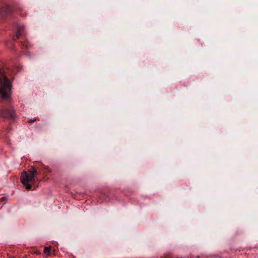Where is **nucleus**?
I'll return each instance as SVG.
<instances>
[{"label": "nucleus", "instance_id": "f03ea898", "mask_svg": "<svg viewBox=\"0 0 258 258\" xmlns=\"http://www.w3.org/2000/svg\"><path fill=\"white\" fill-rule=\"evenodd\" d=\"M11 88L10 82L4 73L0 71V97L2 99H10Z\"/></svg>", "mask_w": 258, "mask_h": 258}, {"label": "nucleus", "instance_id": "423d86ee", "mask_svg": "<svg viewBox=\"0 0 258 258\" xmlns=\"http://www.w3.org/2000/svg\"><path fill=\"white\" fill-rule=\"evenodd\" d=\"M44 169L46 173H50L52 171L51 169L49 168L48 166H44Z\"/></svg>", "mask_w": 258, "mask_h": 258}, {"label": "nucleus", "instance_id": "39448f33", "mask_svg": "<svg viewBox=\"0 0 258 258\" xmlns=\"http://www.w3.org/2000/svg\"><path fill=\"white\" fill-rule=\"evenodd\" d=\"M23 31V28H19L18 30V32L16 34V36L17 38H19L21 35L22 34V32Z\"/></svg>", "mask_w": 258, "mask_h": 258}, {"label": "nucleus", "instance_id": "7ed1b4c3", "mask_svg": "<svg viewBox=\"0 0 258 258\" xmlns=\"http://www.w3.org/2000/svg\"><path fill=\"white\" fill-rule=\"evenodd\" d=\"M15 115V111L12 108L0 110V117L3 118L13 119Z\"/></svg>", "mask_w": 258, "mask_h": 258}, {"label": "nucleus", "instance_id": "20e7f679", "mask_svg": "<svg viewBox=\"0 0 258 258\" xmlns=\"http://www.w3.org/2000/svg\"><path fill=\"white\" fill-rule=\"evenodd\" d=\"M51 248V246L45 247L43 251L44 253L48 255H49L50 254Z\"/></svg>", "mask_w": 258, "mask_h": 258}, {"label": "nucleus", "instance_id": "0eeeda50", "mask_svg": "<svg viewBox=\"0 0 258 258\" xmlns=\"http://www.w3.org/2000/svg\"><path fill=\"white\" fill-rule=\"evenodd\" d=\"M36 120H37L36 119H29V120H28V122H29V123H32V122H34V121H36Z\"/></svg>", "mask_w": 258, "mask_h": 258}, {"label": "nucleus", "instance_id": "f257e3e1", "mask_svg": "<svg viewBox=\"0 0 258 258\" xmlns=\"http://www.w3.org/2000/svg\"><path fill=\"white\" fill-rule=\"evenodd\" d=\"M38 175L37 169L32 166L27 171H24L21 175V181L28 190L32 188V185L35 183V177Z\"/></svg>", "mask_w": 258, "mask_h": 258}]
</instances>
